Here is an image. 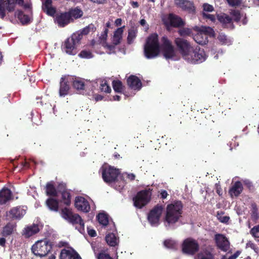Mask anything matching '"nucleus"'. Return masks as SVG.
Instances as JSON below:
<instances>
[{
	"mask_svg": "<svg viewBox=\"0 0 259 259\" xmlns=\"http://www.w3.org/2000/svg\"><path fill=\"white\" fill-rule=\"evenodd\" d=\"M183 204L181 201L176 200L167 205L164 221L168 225L177 223L182 217Z\"/></svg>",
	"mask_w": 259,
	"mask_h": 259,
	"instance_id": "obj_1",
	"label": "nucleus"
},
{
	"mask_svg": "<svg viewBox=\"0 0 259 259\" xmlns=\"http://www.w3.org/2000/svg\"><path fill=\"white\" fill-rule=\"evenodd\" d=\"M144 52L147 59L154 58L158 55L160 45L157 34L153 33L148 36L144 46Z\"/></svg>",
	"mask_w": 259,
	"mask_h": 259,
	"instance_id": "obj_2",
	"label": "nucleus"
},
{
	"mask_svg": "<svg viewBox=\"0 0 259 259\" xmlns=\"http://www.w3.org/2000/svg\"><path fill=\"white\" fill-rule=\"evenodd\" d=\"M81 35L73 33L67 38L62 46V49L70 55H75L78 52L77 48L81 42Z\"/></svg>",
	"mask_w": 259,
	"mask_h": 259,
	"instance_id": "obj_3",
	"label": "nucleus"
},
{
	"mask_svg": "<svg viewBox=\"0 0 259 259\" xmlns=\"http://www.w3.org/2000/svg\"><path fill=\"white\" fill-rule=\"evenodd\" d=\"M160 51L163 57L166 60H174L176 57V52L172 42L166 35L163 36L160 39Z\"/></svg>",
	"mask_w": 259,
	"mask_h": 259,
	"instance_id": "obj_4",
	"label": "nucleus"
},
{
	"mask_svg": "<svg viewBox=\"0 0 259 259\" xmlns=\"http://www.w3.org/2000/svg\"><path fill=\"white\" fill-rule=\"evenodd\" d=\"M152 189H146L137 192L133 198L134 205L137 208L141 209L151 200Z\"/></svg>",
	"mask_w": 259,
	"mask_h": 259,
	"instance_id": "obj_5",
	"label": "nucleus"
},
{
	"mask_svg": "<svg viewBox=\"0 0 259 259\" xmlns=\"http://www.w3.org/2000/svg\"><path fill=\"white\" fill-rule=\"evenodd\" d=\"M51 249V243L46 239L36 241L31 247L32 252L39 257L45 256Z\"/></svg>",
	"mask_w": 259,
	"mask_h": 259,
	"instance_id": "obj_6",
	"label": "nucleus"
},
{
	"mask_svg": "<svg viewBox=\"0 0 259 259\" xmlns=\"http://www.w3.org/2000/svg\"><path fill=\"white\" fill-rule=\"evenodd\" d=\"M61 217L73 225L79 224L80 228L84 230V224L80 216L77 213H73L71 210L67 207L61 209Z\"/></svg>",
	"mask_w": 259,
	"mask_h": 259,
	"instance_id": "obj_7",
	"label": "nucleus"
},
{
	"mask_svg": "<svg viewBox=\"0 0 259 259\" xmlns=\"http://www.w3.org/2000/svg\"><path fill=\"white\" fill-rule=\"evenodd\" d=\"M174 42L177 50L182 55L183 58L185 60L191 51L192 50L193 47L190 42L182 37L176 38Z\"/></svg>",
	"mask_w": 259,
	"mask_h": 259,
	"instance_id": "obj_8",
	"label": "nucleus"
},
{
	"mask_svg": "<svg viewBox=\"0 0 259 259\" xmlns=\"http://www.w3.org/2000/svg\"><path fill=\"white\" fill-rule=\"evenodd\" d=\"M206 59V55L203 49L193 48L185 60L192 64H199L204 61Z\"/></svg>",
	"mask_w": 259,
	"mask_h": 259,
	"instance_id": "obj_9",
	"label": "nucleus"
},
{
	"mask_svg": "<svg viewBox=\"0 0 259 259\" xmlns=\"http://www.w3.org/2000/svg\"><path fill=\"white\" fill-rule=\"evenodd\" d=\"M101 170L103 180L108 183L115 182L120 173L118 169L114 168L109 165L103 166Z\"/></svg>",
	"mask_w": 259,
	"mask_h": 259,
	"instance_id": "obj_10",
	"label": "nucleus"
},
{
	"mask_svg": "<svg viewBox=\"0 0 259 259\" xmlns=\"http://www.w3.org/2000/svg\"><path fill=\"white\" fill-rule=\"evenodd\" d=\"M183 252L188 255H194L199 249V245L197 241L191 238L184 240L182 243Z\"/></svg>",
	"mask_w": 259,
	"mask_h": 259,
	"instance_id": "obj_11",
	"label": "nucleus"
},
{
	"mask_svg": "<svg viewBox=\"0 0 259 259\" xmlns=\"http://www.w3.org/2000/svg\"><path fill=\"white\" fill-rule=\"evenodd\" d=\"M164 209L163 205L157 204L148 214V220L152 226H157L159 224V220Z\"/></svg>",
	"mask_w": 259,
	"mask_h": 259,
	"instance_id": "obj_12",
	"label": "nucleus"
},
{
	"mask_svg": "<svg viewBox=\"0 0 259 259\" xmlns=\"http://www.w3.org/2000/svg\"><path fill=\"white\" fill-rule=\"evenodd\" d=\"M72 76L69 75H63L60 81L59 95L61 97H65L69 93L70 89V83H71Z\"/></svg>",
	"mask_w": 259,
	"mask_h": 259,
	"instance_id": "obj_13",
	"label": "nucleus"
},
{
	"mask_svg": "<svg viewBox=\"0 0 259 259\" xmlns=\"http://www.w3.org/2000/svg\"><path fill=\"white\" fill-rule=\"evenodd\" d=\"M175 5L183 11L189 14H194L196 9L193 2L189 0H175Z\"/></svg>",
	"mask_w": 259,
	"mask_h": 259,
	"instance_id": "obj_14",
	"label": "nucleus"
},
{
	"mask_svg": "<svg viewBox=\"0 0 259 259\" xmlns=\"http://www.w3.org/2000/svg\"><path fill=\"white\" fill-rule=\"evenodd\" d=\"M214 241L218 249L227 252L230 248V242L228 238L223 234H217L214 236Z\"/></svg>",
	"mask_w": 259,
	"mask_h": 259,
	"instance_id": "obj_15",
	"label": "nucleus"
},
{
	"mask_svg": "<svg viewBox=\"0 0 259 259\" xmlns=\"http://www.w3.org/2000/svg\"><path fill=\"white\" fill-rule=\"evenodd\" d=\"M167 20L168 22H165L164 24L174 28H180L184 26L185 22L179 16L170 13L168 15Z\"/></svg>",
	"mask_w": 259,
	"mask_h": 259,
	"instance_id": "obj_16",
	"label": "nucleus"
},
{
	"mask_svg": "<svg viewBox=\"0 0 259 259\" xmlns=\"http://www.w3.org/2000/svg\"><path fill=\"white\" fill-rule=\"evenodd\" d=\"M74 205L78 210L84 212H88L91 209L89 201L82 196H76L75 197Z\"/></svg>",
	"mask_w": 259,
	"mask_h": 259,
	"instance_id": "obj_17",
	"label": "nucleus"
},
{
	"mask_svg": "<svg viewBox=\"0 0 259 259\" xmlns=\"http://www.w3.org/2000/svg\"><path fill=\"white\" fill-rule=\"evenodd\" d=\"M26 213L23 206H17L12 208L8 212L10 217L13 219L20 220Z\"/></svg>",
	"mask_w": 259,
	"mask_h": 259,
	"instance_id": "obj_18",
	"label": "nucleus"
},
{
	"mask_svg": "<svg viewBox=\"0 0 259 259\" xmlns=\"http://www.w3.org/2000/svg\"><path fill=\"white\" fill-rule=\"evenodd\" d=\"M17 223L14 221H10L6 224L3 228L1 231V235L5 237L9 236L16 231Z\"/></svg>",
	"mask_w": 259,
	"mask_h": 259,
	"instance_id": "obj_19",
	"label": "nucleus"
},
{
	"mask_svg": "<svg viewBox=\"0 0 259 259\" xmlns=\"http://www.w3.org/2000/svg\"><path fill=\"white\" fill-rule=\"evenodd\" d=\"M60 259H81L77 252L73 249H63L60 252Z\"/></svg>",
	"mask_w": 259,
	"mask_h": 259,
	"instance_id": "obj_20",
	"label": "nucleus"
},
{
	"mask_svg": "<svg viewBox=\"0 0 259 259\" xmlns=\"http://www.w3.org/2000/svg\"><path fill=\"white\" fill-rule=\"evenodd\" d=\"M193 29L198 32L193 36V39L198 44L206 45L208 41L206 35L200 31V29L198 26H196L193 27Z\"/></svg>",
	"mask_w": 259,
	"mask_h": 259,
	"instance_id": "obj_21",
	"label": "nucleus"
},
{
	"mask_svg": "<svg viewBox=\"0 0 259 259\" xmlns=\"http://www.w3.org/2000/svg\"><path fill=\"white\" fill-rule=\"evenodd\" d=\"M217 18L224 28H234V26L232 21V18L225 13L218 15Z\"/></svg>",
	"mask_w": 259,
	"mask_h": 259,
	"instance_id": "obj_22",
	"label": "nucleus"
},
{
	"mask_svg": "<svg viewBox=\"0 0 259 259\" xmlns=\"http://www.w3.org/2000/svg\"><path fill=\"white\" fill-rule=\"evenodd\" d=\"M13 198V193L9 188L4 187L0 190V205L5 204Z\"/></svg>",
	"mask_w": 259,
	"mask_h": 259,
	"instance_id": "obj_23",
	"label": "nucleus"
},
{
	"mask_svg": "<svg viewBox=\"0 0 259 259\" xmlns=\"http://www.w3.org/2000/svg\"><path fill=\"white\" fill-rule=\"evenodd\" d=\"M129 87L134 90H140L142 88L141 80L136 75H130L126 80Z\"/></svg>",
	"mask_w": 259,
	"mask_h": 259,
	"instance_id": "obj_24",
	"label": "nucleus"
},
{
	"mask_svg": "<svg viewBox=\"0 0 259 259\" xmlns=\"http://www.w3.org/2000/svg\"><path fill=\"white\" fill-rule=\"evenodd\" d=\"M39 228L37 224L26 226L22 231V235L25 238H28L39 232Z\"/></svg>",
	"mask_w": 259,
	"mask_h": 259,
	"instance_id": "obj_25",
	"label": "nucleus"
},
{
	"mask_svg": "<svg viewBox=\"0 0 259 259\" xmlns=\"http://www.w3.org/2000/svg\"><path fill=\"white\" fill-rule=\"evenodd\" d=\"M243 190L242 184L240 181H236L229 190V194L233 198L234 196L238 197L242 192Z\"/></svg>",
	"mask_w": 259,
	"mask_h": 259,
	"instance_id": "obj_26",
	"label": "nucleus"
},
{
	"mask_svg": "<svg viewBox=\"0 0 259 259\" xmlns=\"http://www.w3.org/2000/svg\"><path fill=\"white\" fill-rule=\"evenodd\" d=\"M73 79H71V83L73 88L76 90L79 94L83 93L85 90V83L83 80L79 77L72 76Z\"/></svg>",
	"mask_w": 259,
	"mask_h": 259,
	"instance_id": "obj_27",
	"label": "nucleus"
},
{
	"mask_svg": "<svg viewBox=\"0 0 259 259\" xmlns=\"http://www.w3.org/2000/svg\"><path fill=\"white\" fill-rule=\"evenodd\" d=\"M56 21L59 26L63 27L69 24L71 20L68 13L64 12L56 16Z\"/></svg>",
	"mask_w": 259,
	"mask_h": 259,
	"instance_id": "obj_28",
	"label": "nucleus"
},
{
	"mask_svg": "<svg viewBox=\"0 0 259 259\" xmlns=\"http://www.w3.org/2000/svg\"><path fill=\"white\" fill-rule=\"evenodd\" d=\"M212 248H204L200 251L196 255V259H214Z\"/></svg>",
	"mask_w": 259,
	"mask_h": 259,
	"instance_id": "obj_29",
	"label": "nucleus"
},
{
	"mask_svg": "<svg viewBox=\"0 0 259 259\" xmlns=\"http://www.w3.org/2000/svg\"><path fill=\"white\" fill-rule=\"evenodd\" d=\"M46 194L50 197L58 196V191L54 185L53 181L48 182L45 187Z\"/></svg>",
	"mask_w": 259,
	"mask_h": 259,
	"instance_id": "obj_30",
	"label": "nucleus"
},
{
	"mask_svg": "<svg viewBox=\"0 0 259 259\" xmlns=\"http://www.w3.org/2000/svg\"><path fill=\"white\" fill-rule=\"evenodd\" d=\"M48 208L52 211L57 212L59 210V201L53 197L48 198L46 201Z\"/></svg>",
	"mask_w": 259,
	"mask_h": 259,
	"instance_id": "obj_31",
	"label": "nucleus"
},
{
	"mask_svg": "<svg viewBox=\"0 0 259 259\" xmlns=\"http://www.w3.org/2000/svg\"><path fill=\"white\" fill-rule=\"evenodd\" d=\"M124 27L125 26H123L118 28L114 32L112 42L114 45H117L120 43Z\"/></svg>",
	"mask_w": 259,
	"mask_h": 259,
	"instance_id": "obj_32",
	"label": "nucleus"
},
{
	"mask_svg": "<svg viewBox=\"0 0 259 259\" xmlns=\"http://www.w3.org/2000/svg\"><path fill=\"white\" fill-rule=\"evenodd\" d=\"M15 15L20 20L22 25H27L30 23V18L29 16L26 15L21 10H18L16 12Z\"/></svg>",
	"mask_w": 259,
	"mask_h": 259,
	"instance_id": "obj_33",
	"label": "nucleus"
},
{
	"mask_svg": "<svg viewBox=\"0 0 259 259\" xmlns=\"http://www.w3.org/2000/svg\"><path fill=\"white\" fill-rule=\"evenodd\" d=\"M67 13L70 16L71 21H73L74 19H78L83 15V12L82 10L77 7L70 9Z\"/></svg>",
	"mask_w": 259,
	"mask_h": 259,
	"instance_id": "obj_34",
	"label": "nucleus"
},
{
	"mask_svg": "<svg viewBox=\"0 0 259 259\" xmlns=\"http://www.w3.org/2000/svg\"><path fill=\"white\" fill-rule=\"evenodd\" d=\"M105 240L107 244L110 246L115 247L118 244V238L114 233H109L105 237Z\"/></svg>",
	"mask_w": 259,
	"mask_h": 259,
	"instance_id": "obj_35",
	"label": "nucleus"
},
{
	"mask_svg": "<svg viewBox=\"0 0 259 259\" xmlns=\"http://www.w3.org/2000/svg\"><path fill=\"white\" fill-rule=\"evenodd\" d=\"M96 30V28L94 24L91 23L88 26L83 28L80 31H78L76 32L75 33L80 34L81 35V39L82 38L83 35H87L90 32H94Z\"/></svg>",
	"mask_w": 259,
	"mask_h": 259,
	"instance_id": "obj_36",
	"label": "nucleus"
},
{
	"mask_svg": "<svg viewBox=\"0 0 259 259\" xmlns=\"http://www.w3.org/2000/svg\"><path fill=\"white\" fill-rule=\"evenodd\" d=\"M61 194V201L66 206H70L71 201V195L70 191L62 192Z\"/></svg>",
	"mask_w": 259,
	"mask_h": 259,
	"instance_id": "obj_37",
	"label": "nucleus"
},
{
	"mask_svg": "<svg viewBox=\"0 0 259 259\" xmlns=\"http://www.w3.org/2000/svg\"><path fill=\"white\" fill-rule=\"evenodd\" d=\"M97 219L99 223L103 226H106L109 223L108 215L105 213H99Z\"/></svg>",
	"mask_w": 259,
	"mask_h": 259,
	"instance_id": "obj_38",
	"label": "nucleus"
},
{
	"mask_svg": "<svg viewBox=\"0 0 259 259\" xmlns=\"http://www.w3.org/2000/svg\"><path fill=\"white\" fill-rule=\"evenodd\" d=\"M193 29L184 27V26L180 27V28L178 30V33L179 35L181 37H186L192 35V30Z\"/></svg>",
	"mask_w": 259,
	"mask_h": 259,
	"instance_id": "obj_39",
	"label": "nucleus"
},
{
	"mask_svg": "<svg viewBox=\"0 0 259 259\" xmlns=\"http://www.w3.org/2000/svg\"><path fill=\"white\" fill-rule=\"evenodd\" d=\"M112 86L114 91L116 93H121L123 91V86L121 81L119 80H113Z\"/></svg>",
	"mask_w": 259,
	"mask_h": 259,
	"instance_id": "obj_40",
	"label": "nucleus"
},
{
	"mask_svg": "<svg viewBox=\"0 0 259 259\" xmlns=\"http://www.w3.org/2000/svg\"><path fill=\"white\" fill-rule=\"evenodd\" d=\"M251 215L254 220H256L259 218L257 206L254 202L251 203Z\"/></svg>",
	"mask_w": 259,
	"mask_h": 259,
	"instance_id": "obj_41",
	"label": "nucleus"
},
{
	"mask_svg": "<svg viewBox=\"0 0 259 259\" xmlns=\"http://www.w3.org/2000/svg\"><path fill=\"white\" fill-rule=\"evenodd\" d=\"M7 1L6 0H0V18L4 19L6 16V10H7Z\"/></svg>",
	"mask_w": 259,
	"mask_h": 259,
	"instance_id": "obj_42",
	"label": "nucleus"
},
{
	"mask_svg": "<svg viewBox=\"0 0 259 259\" xmlns=\"http://www.w3.org/2000/svg\"><path fill=\"white\" fill-rule=\"evenodd\" d=\"M100 90L101 92H104L106 93H109L111 91V88L108 84L107 81L102 80L100 84Z\"/></svg>",
	"mask_w": 259,
	"mask_h": 259,
	"instance_id": "obj_43",
	"label": "nucleus"
},
{
	"mask_svg": "<svg viewBox=\"0 0 259 259\" xmlns=\"http://www.w3.org/2000/svg\"><path fill=\"white\" fill-rule=\"evenodd\" d=\"M230 14L232 16V20H233L236 22H238L240 21L241 19V14L239 10H232V11L230 12Z\"/></svg>",
	"mask_w": 259,
	"mask_h": 259,
	"instance_id": "obj_44",
	"label": "nucleus"
},
{
	"mask_svg": "<svg viewBox=\"0 0 259 259\" xmlns=\"http://www.w3.org/2000/svg\"><path fill=\"white\" fill-rule=\"evenodd\" d=\"M136 37V32L134 30H130L128 32V36L127 38V41L128 44H131L133 42L134 39Z\"/></svg>",
	"mask_w": 259,
	"mask_h": 259,
	"instance_id": "obj_45",
	"label": "nucleus"
},
{
	"mask_svg": "<svg viewBox=\"0 0 259 259\" xmlns=\"http://www.w3.org/2000/svg\"><path fill=\"white\" fill-rule=\"evenodd\" d=\"M78 56L81 58L90 59L92 58L93 55L90 51L82 50L79 54Z\"/></svg>",
	"mask_w": 259,
	"mask_h": 259,
	"instance_id": "obj_46",
	"label": "nucleus"
},
{
	"mask_svg": "<svg viewBox=\"0 0 259 259\" xmlns=\"http://www.w3.org/2000/svg\"><path fill=\"white\" fill-rule=\"evenodd\" d=\"M200 31L205 33L206 36H212L214 34V31L212 28L210 27H204L200 29Z\"/></svg>",
	"mask_w": 259,
	"mask_h": 259,
	"instance_id": "obj_47",
	"label": "nucleus"
},
{
	"mask_svg": "<svg viewBox=\"0 0 259 259\" xmlns=\"http://www.w3.org/2000/svg\"><path fill=\"white\" fill-rule=\"evenodd\" d=\"M163 245L166 248L173 249L175 248L176 243L171 239H166L163 242Z\"/></svg>",
	"mask_w": 259,
	"mask_h": 259,
	"instance_id": "obj_48",
	"label": "nucleus"
},
{
	"mask_svg": "<svg viewBox=\"0 0 259 259\" xmlns=\"http://www.w3.org/2000/svg\"><path fill=\"white\" fill-rule=\"evenodd\" d=\"M98 259H113L108 253L104 250H101L97 255Z\"/></svg>",
	"mask_w": 259,
	"mask_h": 259,
	"instance_id": "obj_49",
	"label": "nucleus"
},
{
	"mask_svg": "<svg viewBox=\"0 0 259 259\" xmlns=\"http://www.w3.org/2000/svg\"><path fill=\"white\" fill-rule=\"evenodd\" d=\"M7 1L8 6L7 7V11L9 12H13L15 10L16 3L12 2L11 0H6Z\"/></svg>",
	"mask_w": 259,
	"mask_h": 259,
	"instance_id": "obj_50",
	"label": "nucleus"
},
{
	"mask_svg": "<svg viewBox=\"0 0 259 259\" xmlns=\"http://www.w3.org/2000/svg\"><path fill=\"white\" fill-rule=\"evenodd\" d=\"M250 232L252 236L259 238V225L253 227Z\"/></svg>",
	"mask_w": 259,
	"mask_h": 259,
	"instance_id": "obj_51",
	"label": "nucleus"
},
{
	"mask_svg": "<svg viewBox=\"0 0 259 259\" xmlns=\"http://www.w3.org/2000/svg\"><path fill=\"white\" fill-rule=\"evenodd\" d=\"M229 6L231 7H238L241 4V0H226Z\"/></svg>",
	"mask_w": 259,
	"mask_h": 259,
	"instance_id": "obj_52",
	"label": "nucleus"
},
{
	"mask_svg": "<svg viewBox=\"0 0 259 259\" xmlns=\"http://www.w3.org/2000/svg\"><path fill=\"white\" fill-rule=\"evenodd\" d=\"M244 185L249 189L250 192H253L255 190L252 183L249 180L244 181Z\"/></svg>",
	"mask_w": 259,
	"mask_h": 259,
	"instance_id": "obj_53",
	"label": "nucleus"
},
{
	"mask_svg": "<svg viewBox=\"0 0 259 259\" xmlns=\"http://www.w3.org/2000/svg\"><path fill=\"white\" fill-rule=\"evenodd\" d=\"M241 251L237 250L234 254L227 258L226 255H223L221 259H236L241 253Z\"/></svg>",
	"mask_w": 259,
	"mask_h": 259,
	"instance_id": "obj_54",
	"label": "nucleus"
},
{
	"mask_svg": "<svg viewBox=\"0 0 259 259\" xmlns=\"http://www.w3.org/2000/svg\"><path fill=\"white\" fill-rule=\"evenodd\" d=\"M203 9L204 11L211 12L214 10L212 5L208 4H204L203 5Z\"/></svg>",
	"mask_w": 259,
	"mask_h": 259,
	"instance_id": "obj_55",
	"label": "nucleus"
},
{
	"mask_svg": "<svg viewBox=\"0 0 259 259\" xmlns=\"http://www.w3.org/2000/svg\"><path fill=\"white\" fill-rule=\"evenodd\" d=\"M210 133L209 134V136L211 138H217L219 137L221 135L220 134V132L218 131L217 129H211Z\"/></svg>",
	"mask_w": 259,
	"mask_h": 259,
	"instance_id": "obj_56",
	"label": "nucleus"
},
{
	"mask_svg": "<svg viewBox=\"0 0 259 259\" xmlns=\"http://www.w3.org/2000/svg\"><path fill=\"white\" fill-rule=\"evenodd\" d=\"M58 192H60V194L64 191H69V190H67L66 188V185L65 184L61 183L58 185Z\"/></svg>",
	"mask_w": 259,
	"mask_h": 259,
	"instance_id": "obj_57",
	"label": "nucleus"
},
{
	"mask_svg": "<svg viewBox=\"0 0 259 259\" xmlns=\"http://www.w3.org/2000/svg\"><path fill=\"white\" fill-rule=\"evenodd\" d=\"M203 17L206 19H209L212 22H214L215 17L214 15L209 14H206L204 12L203 13Z\"/></svg>",
	"mask_w": 259,
	"mask_h": 259,
	"instance_id": "obj_58",
	"label": "nucleus"
},
{
	"mask_svg": "<svg viewBox=\"0 0 259 259\" xmlns=\"http://www.w3.org/2000/svg\"><path fill=\"white\" fill-rule=\"evenodd\" d=\"M47 9V13L50 16H53L56 10L55 8L51 7H48V8H45Z\"/></svg>",
	"mask_w": 259,
	"mask_h": 259,
	"instance_id": "obj_59",
	"label": "nucleus"
},
{
	"mask_svg": "<svg viewBox=\"0 0 259 259\" xmlns=\"http://www.w3.org/2000/svg\"><path fill=\"white\" fill-rule=\"evenodd\" d=\"M218 219L222 223H226L229 221L230 218L228 216H220L218 217Z\"/></svg>",
	"mask_w": 259,
	"mask_h": 259,
	"instance_id": "obj_60",
	"label": "nucleus"
},
{
	"mask_svg": "<svg viewBox=\"0 0 259 259\" xmlns=\"http://www.w3.org/2000/svg\"><path fill=\"white\" fill-rule=\"evenodd\" d=\"M216 192L219 196H222L223 194L222 189L221 185L219 184H215Z\"/></svg>",
	"mask_w": 259,
	"mask_h": 259,
	"instance_id": "obj_61",
	"label": "nucleus"
},
{
	"mask_svg": "<svg viewBox=\"0 0 259 259\" xmlns=\"http://www.w3.org/2000/svg\"><path fill=\"white\" fill-rule=\"evenodd\" d=\"M218 39L220 41V42H222L223 44H226L227 42V37L224 35H219L218 36Z\"/></svg>",
	"mask_w": 259,
	"mask_h": 259,
	"instance_id": "obj_62",
	"label": "nucleus"
},
{
	"mask_svg": "<svg viewBox=\"0 0 259 259\" xmlns=\"http://www.w3.org/2000/svg\"><path fill=\"white\" fill-rule=\"evenodd\" d=\"M93 98L94 99L96 102H98L102 100L103 99V96L101 95L95 94L93 95Z\"/></svg>",
	"mask_w": 259,
	"mask_h": 259,
	"instance_id": "obj_63",
	"label": "nucleus"
},
{
	"mask_svg": "<svg viewBox=\"0 0 259 259\" xmlns=\"http://www.w3.org/2000/svg\"><path fill=\"white\" fill-rule=\"evenodd\" d=\"M88 232L89 235L92 237H95L97 236L96 232L94 229H88Z\"/></svg>",
	"mask_w": 259,
	"mask_h": 259,
	"instance_id": "obj_64",
	"label": "nucleus"
}]
</instances>
